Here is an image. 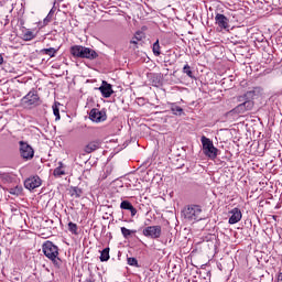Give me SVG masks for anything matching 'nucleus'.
Returning <instances> with one entry per match:
<instances>
[{"label": "nucleus", "mask_w": 282, "mask_h": 282, "mask_svg": "<svg viewBox=\"0 0 282 282\" xmlns=\"http://www.w3.org/2000/svg\"><path fill=\"white\" fill-rule=\"evenodd\" d=\"M70 54L74 58H87L88 61H96L98 58V52L83 45H73L70 47Z\"/></svg>", "instance_id": "1"}, {"label": "nucleus", "mask_w": 282, "mask_h": 282, "mask_svg": "<svg viewBox=\"0 0 282 282\" xmlns=\"http://www.w3.org/2000/svg\"><path fill=\"white\" fill-rule=\"evenodd\" d=\"M42 252L46 259H50V261L56 265V268L61 267V258H58V246L54 245V242L50 240H46L42 245Z\"/></svg>", "instance_id": "2"}, {"label": "nucleus", "mask_w": 282, "mask_h": 282, "mask_svg": "<svg viewBox=\"0 0 282 282\" xmlns=\"http://www.w3.org/2000/svg\"><path fill=\"white\" fill-rule=\"evenodd\" d=\"M184 219L187 221H202L204 219V210L199 205H188L182 210Z\"/></svg>", "instance_id": "3"}, {"label": "nucleus", "mask_w": 282, "mask_h": 282, "mask_svg": "<svg viewBox=\"0 0 282 282\" xmlns=\"http://www.w3.org/2000/svg\"><path fill=\"white\" fill-rule=\"evenodd\" d=\"M200 142L203 145L204 155H206V158H209V160H217V155L219 154V149L215 147V144L213 143V140H210L206 135H203L200 138Z\"/></svg>", "instance_id": "4"}, {"label": "nucleus", "mask_w": 282, "mask_h": 282, "mask_svg": "<svg viewBox=\"0 0 282 282\" xmlns=\"http://www.w3.org/2000/svg\"><path fill=\"white\" fill-rule=\"evenodd\" d=\"M240 104L236 106L231 111L232 113H246L247 111H252L254 109V100H248L243 99L242 101H239Z\"/></svg>", "instance_id": "5"}, {"label": "nucleus", "mask_w": 282, "mask_h": 282, "mask_svg": "<svg viewBox=\"0 0 282 282\" xmlns=\"http://www.w3.org/2000/svg\"><path fill=\"white\" fill-rule=\"evenodd\" d=\"M20 155L23 160H32L34 158V149L25 141H20Z\"/></svg>", "instance_id": "6"}, {"label": "nucleus", "mask_w": 282, "mask_h": 282, "mask_svg": "<svg viewBox=\"0 0 282 282\" xmlns=\"http://www.w3.org/2000/svg\"><path fill=\"white\" fill-rule=\"evenodd\" d=\"M41 98L39 97V94H36V90L29 91L28 95H25L22 98V104L26 105V107H36L39 105Z\"/></svg>", "instance_id": "7"}, {"label": "nucleus", "mask_w": 282, "mask_h": 282, "mask_svg": "<svg viewBox=\"0 0 282 282\" xmlns=\"http://www.w3.org/2000/svg\"><path fill=\"white\" fill-rule=\"evenodd\" d=\"M143 236L150 239H160L162 237L161 226H149L143 229Z\"/></svg>", "instance_id": "8"}, {"label": "nucleus", "mask_w": 282, "mask_h": 282, "mask_svg": "<svg viewBox=\"0 0 282 282\" xmlns=\"http://www.w3.org/2000/svg\"><path fill=\"white\" fill-rule=\"evenodd\" d=\"M89 120L93 122H105L107 120V111L93 108L89 112Z\"/></svg>", "instance_id": "9"}, {"label": "nucleus", "mask_w": 282, "mask_h": 282, "mask_svg": "<svg viewBox=\"0 0 282 282\" xmlns=\"http://www.w3.org/2000/svg\"><path fill=\"white\" fill-rule=\"evenodd\" d=\"M215 22L220 30H226L227 32L230 30V20L224 14L217 13L215 17Z\"/></svg>", "instance_id": "10"}, {"label": "nucleus", "mask_w": 282, "mask_h": 282, "mask_svg": "<svg viewBox=\"0 0 282 282\" xmlns=\"http://www.w3.org/2000/svg\"><path fill=\"white\" fill-rule=\"evenodd\" d=\"M263 89L261 87H254L252 90H249L245 93L242 96H239L237 98L238 102H241L243 100H254L256 96H259Z\"/></svg>", "instance_id": "11"}, {"label": "nucleus", "mask_w": 282, "mask_h": 282, "mask_svg": "<svg viewBox=\"0 0 282 282\" xmlns=\"http://www.w3.org/2000/svg\"><path fill=\"white\" fill-rule=\"evenodd\" d=\"M17 182V175L8 172H0V188H3L6 184H14Z\"/></svg>", "instance_id": "12"}, {"label": "nucleus", "mask_w": 282, "mask_h": 282, "mask_svg": "<svg viewBox=\"0 0 282 282\" xmlns=\"http://www.w3.org/2000/svg\"><path fill=\"white\" fill-rule=\"evenodd\" d=\"M98 89L102 98H111V95L113 94V86L107 83V80H102Z\"/></svg>", "instance_id": "13"}, {"label": "nucleus", "mask_w": 282, "mask_h": 282, "mask_svg": "<svg viewBox=\"0 0 282 282\" xmlns=\"http://www.w3.org/2000/svg\"><path fill=\"white\" fill-rule=\"evenodd\" d=\"M41 177L31 176L24 181V187L28 191H34V188H39V186H41Z\"/></svg>", "instance_id": "14"}, {"label": "nucleus", "mask_w": 282, "mask_h": 282, "mask_svg": "<svg viewBox=\"0 0 282 282\" xmlns=\"http://www.w3.org/2000/svg\"><path fill=\"white\" fill-rule=\"evenodd\" d=\"M229 215L231 216L229 217L228 224H230L231 226L235 224H239V221H241V218L243 217V215L241 214V209L237 207L231 209L229 212Z\"/></svg>", "instance_id": "15"}, {"label": "nucleus", "mask_w": 282, "mask_h": 282, "mask_svg": "<svg viewBox=\"0 0 282 282\" xmlns=\"http://www.w3.org/2000/svg\"><path fill=\"white\" fill-rule=\"evenodd\" d=\"M100 148V141H91L85 147V153H94V151H98Z\"/></svg>", "instance_id": "16"}, {"label": "nucleus", "mask_w": 282, "mask_h": 282, "mask_svg": "<svg viewBox=\"0 0 282 282\" xmlns=\"http://www.w3.org/2000/svg\"><path fill=\"white\" fill-rule=\"evenodd\" d=\"M170 109H171L173 116H186V113L184 112V109L182 107L177 106L176 102H171Z\"/></svg>", "instance_id": "17"}, {"label": "nucleus", "mask_w": 282, "mask_h": 282, "mask_svg": "<svg viewBox=\"0 0 282 282\" xmlns=\"http://www.w3.org/2000/svg\"><path fill=\"white\" fill-rule=\"evenodd\" d=\"M138 231L133 229H128L127 227H121V235L123 239H131L133 235H135Z\"/></svg>", "instance_id": "18"}, {"label": "nucleus", "mask_w": 282, "mask_h": 282, "mask_svg": "<svg viewBox=\"0 0 282 282\" xmlns=\"http://www.w3.org/2000/svg\"><path fill=\"white\" fill-rule=\"evenodd\" d=\"M8 193H10V195H15L17 197H19V195L23 193V186L15 185L14 187H10L8 189Z\"/></svg>", "instance_id": "19"}, {"label": "nucleus", "mask_w": 282, "mask_h": 282, "mask_svg": "<svg viewBox=\"0 0 282 282\" xmlns=\"http://www.w3.org/2000/svg\"><path fill=\"white\" fill-rule=\"evenodd\" d=\"M57 52H58V50L54 48V47L41 50V54H45L46 56H50L51 58H54V56H56Z\"/></svg>", "instance_id": "20"}, {"label": "nucleus", "mask_w": 282, "mask_h": 282, "mask_svg": "<svg viewBox=\"0 0 282 282\" xmlns=\"http://www.w3.org/2000/svg\"><path fill=\"white\" fill-rule=\"evenodd\" d=\"M109 251H110L109 247H107L100 251L99 259H100L101 263H105L106 261H108L110 259Z\"/></svg>", "instance_id": "21"}, {"label": "nucleus", "mask_w": 282, "mask_h": 282, "mask_svg": "<svg viewBox=\"0 0 282 282\" xmlns=\"http://www.w3.org/2000/svg\"><path fill=\"white\" fill-rule=\"evenodd\" d=\"M55 177H63L65 175V170H63V162L58 163V166L53 171Z\"/></svg>", "instance_id": "22"}, {"label": "nucleus", "mask_w": 282, "mask_h": 282, "mask_svg": "<svg viewBox=\"0 0 282 282\" xmlns=\"http://www.w3.org/2000/svg\"><path fill=\"white\" fill-rule=\"evenodd\" d=\"M152 52H153L154 56H160V54H162L161 46H160V40H156L153 43Z\"/></svg>", "instance_id": "23"}, {"label": "nucleus", "mask_w": 282, "mask_h": 282, "mask_svg": "<svg viewBox=\"0 0 282 282\" xmlns=\"http://www.w3.org/2000/svg\"><path fill=\"white\" fill-rule=\"evenodd\" d=\"M183 74H186L188 78L195 79V75H193V70L191 69V65L185 64L183 67Z\"/></svg>", "instance_id": "24"}, {"label": "nucleus", "mask_w": 282, "mask_h": 282, "mask_svg": "<svg viewBox=\"0 0 282 282\" xmlns=\"http://www.w3.org/2000/svg\"><path fill=\"white\" fill-rule=\"evenodd\" d=\"M68 230L72 235H78V225L76 223H68Z\"/></svg>", "instance_id": "25"}, {"label": "nucleus", "mask_w": 282, "mask_h": 282, "mask_svg": "<svg viewBox=\"0 0 282 282\" xmlns=\"http://www.w3.org/2000/svg\"><path fill=\"white\" fill-rule=\"evenodd\" d=\"M35 36L34 32L28 30L23 33V41H32Z\"/></svg>", "instance_id": "26"}, {"label": "nucleus", "mask_w": 282, "mask_h": 282, "mask_svg": "<svg viewBox=\"0 0 282 282\" xmlns=\"http://www.w3.org/2000/svg\"><path fill=\"white\" fill-rule=\"evenodd\" d=\"M111 173H113V167H112L111 165H108V166L106 167V171L104 172L101 178H102V180H107V176H108V175H111Z\"/></svg>", "instance_id": "27"}, {"label": "nucleus", "mask_w": 282, "mask_h": 282, "mask_svg": "<svg viewBox=\"0 0 282 282\" xmlns=\"http://www.w3.org/2000/svg\"><path fill=\"white\" fill-rule=\"evenodd\" d=\"M128 265H132V268H140V264L138 263V259L135 258H128Z\"/></svg>", "instance_id": "28"}, {"label": "nucleus", "mask_w": 282, "mask_h": 282, "mask_svg": "<svg viewBox=\"0 0 282 282\" xmlns=\"http://www.w3.org/2000/svg\"><path fill=\"white\" fill-rule=\"evenodd\" d=\"M53 113L55 116V120H61V110L56 104L53 106Z\"/></svg>", "instance_id": "29"}, {"label": "nucleus", "mask_w": 282, "mask_h": 282, "mask_svg": "<svg viewBox=\"0 0 282 282\" xmlns=\"http://www.w3.org/2000/svg\"><path fill=\"white\" fill-rule=\"evenodd\" d=\"M131 202L129 200H122L120 204V208L121 210H129V208L131 207Z\"/></svg>", "instance_id": "30"}, {"label": "nucleus", "mask_w": 282, "mask_h": 282, "mask_svg": "<svg viewBox=\"0 0 282 282\" xmlns=\"http://www.w3.org/2000/svg\"><path fill=\"white\" fill-rule=\"evenodd\" d=\"M83 195V189L80 187H74L72 196L73 197H80Z\"/></svg>", "instance_id": "31"}, {"label": "nucleus", "mask_w": 282, "mask_h": 282, "mask_svg": "<svg viewBox=\"0 0 282 282\" xmlns=\"http://www.w3.org/2000/svg\"><path fill=\"white\" fill-rule=\"evenodd\" d=\"M128 210H130L131 217H135V215H138V209H135V207H133V204L130 205V207L128 208Z\"/></svg>", "instance_id": "32"}, {"label": "nucleus", "mask_w": 282, "mask_h": 282, "mask_svg": "<svg viewBox=\"0 0 282 282\" xmlns=\"http://www.w3.org/2000/svg\"><path fill=\"white\" fill-rule=\"evenodd\" d=\"M142 34H143L142 31L135 32L134 39H135L137 41H142V39H144V36H143Z\"/></svg>", "instance_id": "33"}, {"label": "nucleus", "mask_w": 282, "mask_h": 282, "mask_svg": "<svg viewBox=\"0 0 282 282\" xmlns=\"http://www.w3.org/2000/svg\"><path fill=\"white\" fill-rule=\"evenodd\" d=\"M139 42H140V41L135 40L134 36H133L132 40L130 41V43H131L132 45H135V47H138V43H139Z\"/></svg>", "instance_id": "34"}, {"label": "nucleus", "mask_w": 282, "mask_h": 282, "mask_svg": "<svg viewBox=\"0 0 282 282\" xmlns=\"http://www.w3.org/2000/svg\"><path fill=\"white\" fill-rule=\"evenodd\" d=\"M85 282H96V279H94V275H89Z\"/></svg>", "instance_id": "35"}, {"label": "nucleus", "mask_w": 282, "mask_h": 282, "mask_svg": "<svg viewBox=\"0 0 282 282\" xmlns=\"http://www.w3.org/2000/svg\"><path fill=\"white\" fill-rule=\"evenodd\" d=\"M50 14H52V10L50 11L48 15L44 19V23H47V21H50Z\"/></svg>", "instance_id": "36"}, {"label": "nucleus", "mask_w": 282, "mask_h": 282, "mask_svg": "<svg viewBox=\"0 0 282 282\" xmlns=\"http://www.w3.org/2000/svg\"><path fill=\"white\" fill-rule=\"evenodd\" d=\"M0 65H3V55L0 54Z\"/></svg>", "instance_id": "37"}, {"label": "nucleus", "mask_w": 282, "mask_h": 282, "mask_svg": "<svg viewBox=\"0 0 282 282\" xmlns=\"http://www.w3.org/2000/svg\"><path fill=\"white\" fill-rule=\"evenodd\" d=\"M278 281H281V282H282V273H280V274L278 275Z\"/></svg>", "instance_id": "38"}, {"label": "nucleus", "mask_w": 282, "mask_h": 282, "mask_svg": "<svg viewBox=\"0 0 282 282\" xmlns=\"http://www.w3.org/2000/svg\"><path fill=\"white\" fill-rule=\"evenodd\" d=\"M0 254H1V250H0Z\"/></svg>", "instance_id": "39"}, {"label": "nucleus", "mask_w": 282, "mask_h": 282, "mask_svg": "<svg viewBox=\"0 0 282 282\" xmlns=\"http://www.w3.org/2000/svg\"><path fill=\"white\" fill-rule=\"evenodd\" d=\"M279 282H281V281H279Z\"/></svg>", "instance_id": "40"}]
</instances>
